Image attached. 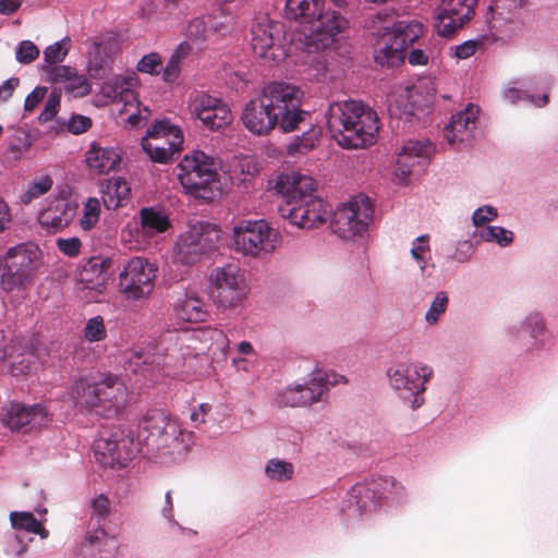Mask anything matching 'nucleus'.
Returning <instances> with one entry per match:
<instances>
[{"label": "nucleus", "instance_id": "1", "mask_svg": "<svg viewBox=\"0 0 558 558\" xmlns=\"http://www.w3.org/2000/svg\"><path fill=\"white\" fill-rule=\"evenodd\" d=\"M195 444V435L160 410L146 413L138 425L137 439L128 427L105 428L94 441L98 461L111 468H122L132 461L143 447L150 461L171 465L185 459Z\"/></svg>", "mask_w": 558, "mask_h": 558}, {"label": "nucleus", "instance_id": "2", "mask_svg": "<svg viewBox=\"0 0 558 558\" xmlns=\"http://www.w3.org/2000/svg\"><path fill=\"white\" fill-rule=\"evenodd\" d=\"M228 347L229 339L221 329L183 331L171 347H147L134 351L128 359L126 368L150 381H158L162 376L182 371L198 355H225Z\"/></svg>", "mask_w": 558, "mask_h": 558}, {"label": "nucleus", "instance_id": "3", "mask_svg": "<svg viewBox=\"0 0 558 558\" xmlns=\"http://www.w3.org/2000/svg\"><path fill=\"white\" fill-rule=\"evenodd\" d=\"M286 15L300 21L293 40L308 53L310 75L320 81L327 72L326 50L336 49L349 28V21L327 7L326 0H287Z\"/></svg>", "mask_w": 558, "mask_h": 558}, {"label": "nucleus", "instance_id": "4", "mask_svg": "<svg viewBox=\"0 0 558 558\" xmlns=\"http://www.w3.org/2000/svg\"><path fill=\"white\" fill-rule=\"evenodd\" d=\"M326 123L335 141L348 149L366 148L377 141L378 116L357 100L335 101L326 112Z\"/></svg>", "mask_w": 558, "mask_h": 558}, {"label": "nucleus", "instance_id": "5", "mask_svg": "<svg viewBox=\"0 0 558 558\" xmlns=\"http://www.w3.org/2000/svg\"><path fill=\"white\" fill-rule=\"evenodd\" d=\"M68 393L74 407L90 409L104 416L117 414L128 397L125 386L116 377H107L94 384L80 379L70 387Z\"/></svg>", "mask_w": 558, "mask_h": 558}, {"label": "nucleus", "instance_id": "6", "mask_svg": "<svg viewBox=\"0 0 558 558\" xmlns=\"http://www.w3.org/2000/svg\"><path fill=\"white\" fill-rule=\"evenodd\" d=\"M178 179L184 192L205 202L220 195L217 165L210 156L201 150L186 154L178 165Z\"/></svg>", "mask_w": 558, "mask_h": 558}, {"label": "nucleus", "instance_id": "7", "mask_svg": "<svg viewBox=\"0 0 558 558\" xmlns=\"http://www.w3.org/2000/svg\"><path fill=\"white\" fill-rule=\"evenodd\" d=\"M221 231L215 223L190 220L177 236L171 251L173 263L192 266L217 248Z\"/></svg>", "mask_w": 558, "mask_h": 558}, {"label": "nucleus", "instance_id": "8", "mask_svg": "<svg viewBox=\"0 0 558 558\" xmlns=\"http://www.w3.org/2000/svg\"><path fill=\"white\" fill-rule=\"evenodd\" d=\"M235 252L251 258L274 254L282 244L279 230L264 219H241L231 230Z\"/></svg>", "mask_w": 558, "mask_h": 558}, {"label": "nucleus", "instance_id": "9", "mask_svg": "<svg viewBox=\"0 0 558 558\" xmlns=\"http://www.w3.org/2000/svg\"><path fill=\"white\" fill-rule=\"evenodd\" d=\"M386 375L389 387L403 404L416 410L425 403L426 385L434 376L432 366L422 362H398L387 369Z\"/></svg>", "mask_w": 558, "mask_h": 558}, {"label": "nucleus", "instance_id": "10", "mask_svg": "<svg viewBox=\"0 0 558 558\" xmlns=\"http://www.w3.org/2000/svg\"><path fill=\"white\" fill-rule=\"evenodd\" d=\"M373 215L374 207L369 197L362 194L353 196L333 210L330 231L343 242H356L367 233Z\"/></svg>", "mask_w": 558, "mask_h": 558}, {"label": "nucleus", "instance_id": "11", "mask_svg": "<svg viewBox=\"0 0 558 558\" xmlns=\"http://www.w3.org/2000/svg\"><path fill=\"white\" fill-rule=\"evenodd\" d=\"M170 215L163 207L145 206L138 210L134 226L126 225L121 231V241L132 251L157 245L171 229Z\"/></svg>", "mask_w": 558, "mask_h": 558}, {"label": "nucleus", "instance_id": "12", "mask_svg": "<svg viewBox=\"0 0 558 558\" xmlns=\"http://www.w3.org/2000/svg\"><path fill=\"white\" fill-rule=\"evenodd\" d=\"M260 96L280 122L281 131L286 133L296 130L307 114L306 111L301 109L304 94L296 85L286 82H271L264 86Z\"/></svg>", "mask_w": 558, "mask_h": 558}, {"label": "nucleus", "instance_id": "13", "mask_svg": "<svg viewBox=\"0 0 558 558\" xmlns=\"http://www.w3.org/2000/svg\"><path fill=\"white\" fill-rule=\"evenodd\" d=\"M210 295L221 312L234 311L243 306L248 288L242 268L234 263L215 267L208 277Z\"/></svg>", "mask_w": 558, "mask_h": 558}, {"label": "nucleus", "instance_id": "14", "mask_svg": "<svg viewBox=\"0 0 558 558\" xmlns=\"http://www.w3.org/2000/svg\"><path fill=\"white\" fill-rule=\"evenodd\" d=\"M251 45L254 54L269 65L283 61L290 52L284 25L267 16L254 23Z\"/></svg>", "mask_w": 558, "mask_h": 558}, {"label": "nucleus", "instance_id": "15", "mask_svg": "<svg viewBox=\"0 0 558 558\" xmlns=\"http://www.w3.org/2000/svg\"><path fill=\"white\" fill-rule=\"evenodd\" d=\"M137 80L133 75L114 76L104 83L101 94L118 105L121 117L126 116L125 122L131 128H141L145 125L150 117L148 107H142L137 95L134 92Z\"/></svg>", "mask_w": 558, "mask_h": 558}, {"label": "nucleus", "instance_id": "16", "mask_svg": "<svg viewBox=\"0 0 558 558\" xmlns=\"http://www.w3.org/2000/svg\"><path fill=\"white\" fill-rule=\"evenodd\" d=\"M395 486L390 476L372 477L352 486L343 501V510L352 518L369 515L377 508L378 501L389 494Z\"/></svg>", "mask_w": 558, "mask_h": 558}, {"label": "nucleus", "instance_id": "17", "mask_svg": "<svg viewBox=\"0 0 558 558\" xmlns=\"http://www.w3.org/2000/svg\"><path fill=\"white\" fill-rule=\"evenodd\" d=\"M157 266L154 263L145 257H133L119 275V290L128 300H146L154 290Z\"/></svg>", "mask_w": 558, "mask_h": 558}, {"label": "nucleus", "instance_id": "18", "mask_svg": "<svg viewBox=\"0 0 558 558\" xmlns=\"http://www.w3.org/2000/svg\"><path fill=\"white\" fill-rule=\"evenodd\" d=\"M436 97V87L432 81H421L412 86L399 88L388 97V110L398 118L411 117L416 111L429 108Z\"/></svg>", "mask_w": 558, "mask_h": 558}, {"label": "nucleus", "instance_id": "19", "mask_svg": "<svg viewBox=\"0 0 558 558\" xmlns=\"http://www.w3.org/2000/svg\"><path fill=\"white\" fill-rule=\"evenodd\" d=\"M77 208V202L71 197V190L68 186L59 189L44 202L38 214V221L47 231L56 232L73 221Z\"/></svg>", "mask_w": 558, "mask_h": 558}, {"label": "nucleus", "instance_id": "20", "mask_svg": "<svg viewBox=\"0 0 558 558\" xmlns=\"http://www.w3.org/2000/svg\"><path fill=\"white\" fill-rule=\"evenodd\" d=\"M189 111L194 119L209 131H219L229 126L233 116L229 106L221 99L206 93H197L190 97Z\"/></svg>", "mask_w": 558, "mask_h": 558}, {"label": "nucleus", "instance_id": "21", "mask_svg": "<svg viewBox=\"0 0 558 558\" xmlns=\"http://www.w3.org/2000/svg\"><path fill=\"white\" fill-rule=\"evenodd\" d=\"M522 7V0H494L488 20L492 40H508L521 31Z\"/></svg>", "mask_w": 558, "mask_h": 558}, {"label": "nucleus", "instance_id": "22", "mask_svg": "<svg viewBox=\"0 0 558 558\" xmlns=\"http://www.w3.org/2000/svg\"><path fill=\"white\" fill-rule=\"evenodd\" d=\"M279 215L299 229H314L324 225L330 216L329 205L318 195L291 205H281Z\"/></svg>", "mask_w": 558, "mask_h": 558}, {"label": "nucleus", "instance_id": "23", "mask_svg": "<svg viewBox=\"0 0 558 558\" xmlns=\"http://www.w3.org/2000/svg\"><path fill=\"white\" fill-rule=\"evenodd\" d=\"M112 260L109 257L93 256L87 259L78 277L81 298L87 302H100L110 280Z\"/></svg>", "mask_w": 558, "mask_h": 558}, {"label": "nucleus", "instance_id": "24", "mask_svg": "<svg viewBox=\"0 0 558 558\" xmlns=\"http://www.w3.org/2000/svg\"><path fill=\"white\" fill-rule=\"evenodd\" d=\"M269 187L283 199L282 205L296 204L316 195V181L299 171L282 172L269 181Z\"/></svg>", "mask_w": 558, "mask_h": 558}, {"label": "nucleus", "instance_id": "25", "mask_svg": "<svg viewBox=\"0 0 558 558\" xmlns=\"http://www.w3.org/2000/svg\"><path fill=\"white\" fill-rule=\"evenodd\" d=\"M47 421L48 410L43 404L25 405L10 402L1 408L0 422L12 432L26 433L46 424Z\"/></svg>", "mask_w": 558, "mask_h": 558}, {"label": "nucleus", "instance_id": "26", "mask_svg": "<svg viewBox=\"0 0 558 558\" xmlns=\"http://www.w3.org/2000/svg\"><path fill=\"white\" fill-rule=\"evenodd\" d=\"M477 0H441L437 9L435 27L441 36H450L473 15Z\"/></svg>", "mask_w": 558, "mask_h": 558}, {"label": "nucleus", "instance_id": "27", "mask_svg": "<svg viewBox=\"0 0 558 558\" xmlns=\"http://www.w3.org/2000/svg\"><path fill=\"white\" fill-rule=\"evenodd\" d=\"M433 151L429 142L409 140L396 153L393 175L400 184H405L422 160L429 157Z\"/></svg>", "mask_w": 558, "mask_h": 558}, {"label": "nucleus", "instance_id": "28", "mask_svg": "<svg viewBox=\"0 0 558 558\" xmlns=\"http://www.w3.org/2000/svg\"><path fill=\"white\" fill-rule=\"evenodd\" d=\"M549 84V77L543 74L523 78L507 86L502 92V97L510 104L527 100L535 107H544L549 100L547 93L544 92L542 96H534L531 92L535 89L546 90Z\"/></svg>", "mask_w": 558, "mask_h": 558}, {"label": "nucleus", "instance_id": "29", "mask_svg": "<svg viewBox=\"0 0 558 558\" xmlns=\"http://www.w3.org/2000/svg\"><path fill=\"white\" fill-rule=\"evenodd\" d=\"M478 116L480 108L473 104L452 114L444 128L445 140L452 146L470 142L474 136Z\"/></svg>", "mask_w": 558, "mask_h": 558}, {"label": "nucleus", "instance_id": "30", "mask_svg": "<svg viewBox=\"0 0 558 558\" xmlns=\"http://www.w3.org/2000/svg\"><path fill=\"white\" fill-rule=\"evenodd\" d=\"M34 356L31 352L22 353L17 344L0 329V373L13 376L31 373L34 369Z\"/></svg>", "mask_w": 558, "mask_h": 558}, {"label": "nucleus", "instance_id": "31", "mask_svg": "<svg viewBox=\"0 0 558 558\" xmlns=\"http://www.w3.org/2000/svg\"><path fill=\"white\" fill-rule=\"evenodd\" d=\"M241 121L244 128L255 135H266L276 126L280 128V122L268 109L266 101H264L260 95L244 106Z\"/></svg>", "mask_w": 558, "mask_h": 558}, {"label": "nucleus", "instance_id": "32", "mask_svg": "<svg viewBox=\"0 0 558 558\" xmlns=\"http://www.w3.org/2000/svg\"><path fill=\"white\" fill-rule=\"evenodd\" d=\"M122 162V150L116 146H102L93 142L85 153V165L94 174H108L118 171Z\"/></svg>", "mask_w": 558, "mask_h": 558}, {"label": "nucleus", "instance_id": "33", "mask_svg": "<svg viewBox=\"0 0 558 558\" xmlns=\"http://www.w3.org/2000/svg\"><path fill=\"white\" fill-rule=\"evenodd\" d=\"M119 541L102 529L87 531L78 547L80 558H117Z\"/></svg>", "mask_w": 558, "mask_h": 558}, {"label": "nucleus", "instance_id": "34", "mask_svg": "<svg viewBox=\"0 0 558 558\" xmlns=\"http://www.w3.org/2000/svg\"><path fill=\"white\" fill-rule=\"evenodd\" d=\"M508 332L518 339H522L524 336H527L531 344L535 348H543L549 338L545 319L538 312H530L526 314L520 326L509 327Z\"/></svg>", "mask_w": 558, "mask_h": 558}, {"label": "nucleus", "instance_id": "35", "mask_svg": "<svg viewBox=\"0 0 558 558\" xmlns=\"http://www.w3.org/2000/svg\"><path fill=\"white\" fill-rule=\"evenodd\" d=\"M49 81L62 83L68 94L73 97H83L90 92L87 78L78 74L75 69L66 65L49 66L47 70Z\"/></svg>", "mask_w": 558, "mask_h": 558}, {"label": "nucleus", "instance_id": "36", "mask_svg": "<svg viewBox=\"0 0 558 558\" xmlns=\"http://www.w3.org/2000/svg\"><path fill=\"white\" fill-rule=\"evenodd\" d=\"M131 198V186L122 177H112L107 180L105 189L101 191V199L105 207L109 210H116L125 206Z\"/></svg>", "mask_w": 558, "mask_h": 558}, {"label": "nucleus", "instance_id": "37", "mask_svg": "<svg viewBox=\"0 0 558 558\" xmlns=\"http://www.w3.org/2000/svg\"><path fill=\"white\" fill-rule=\"evenodd\" d=\"M385 32L390 35V39H393L396 45L402 49L405 53L407 49L417 40L424 33V26L422 23L416 21H400L390 26L387 24L384 26Z\"/></svg>", "mask_w": 558, "mask_h": 558}, {"label": "nucleus", "instance_id": "38", "mask_svg": "<svg viewBox=\"0 0 558 558\" xmlns=\"http://www.w3.org/2000/svg\"><path fill=\"white\" fill-rule=\"evenodd\" d=\"M430 251V236L428 234L418 235L411 242V258L415 262L421 276L424 278L429 277L435 268Z\"/></svg>", "mask_w": 558, "mask_h": 558}, {"label": "nucleus", "instance_id": "39", "mask_svg": "<svg viewBox=\"0 0 558 558\" xmlns=\"http://www.w3.org/2000/svg\"><path fill=\"white\" fill-rule=\"evenodd\" d=\"M390 38L386 32L383 34L376 45L374 60L383 66L395 68L404 61L405 53Z\"/></svg>", "mask_w": 558, "mask_h": 558}, {"label": "nucleus", "instance_id": "40", "mask_svg": "<svg viewBox=\"0 0 558 558\" xmlns=\"http://www.w3.org/2000/svg\"><path fill=\"white\" fill-rule=\"evenodd\" d=\"M174 311L180 319L191 323L203 322L207 316L205 303L195 293H186L180 299Z\"/></svg>", "mask_w": 558, "mask_h": 558}, {"label": "nucleus", "instance_id": "41", "mask_svg": "<svg viewBox=\"0 0 558 558\" xmlns=\"http://www.w3.org/2000/svg\"><path fill=\"white\" fill-rule=\"evenodd\" d=\"M295 466L291 461L274 457L264 465V476L270 483L283 484L293 480Z\"/></svg>", "mask_w": 558, "mask_h": 558}, {"label": "nucleus", "instance_id": "42", "mask_svg": "<svg viewBox=\"0 0 558 558\" xmlns=\"http://www.w3.org/2000/svg\"><path fill=\"white\" fill-rule=\"evenodd\" d=\"M145 137L154 138L157 142H169L172 147H182V130L172 124L168 119L156 121L146 132Z\"/></svg>", "mask_w": 558, "mask_h": 558}, {"label": "nucleus", "instance_id": "43", "mask_svg": "<svg viewBox=\"0 0 558 558\" xmlns=\"http://www.w3.org/2000/svg\"><path fill=\"white\" fill-rule=\"evenodd\" d=\"M35 256L36 252L27 250L22 245L11 247L7 252L4 266L31 277V274L35 268Z\"/></svg>", "mask_w": 558, "mask_h": 558}, {"label": "nucleus", "instance_id": "44", "mask_svg": "<svg viewBox=\"0 0 558 558\" xmlns=\"http://www.w3.org/2000/svg\"><path fill=\"white\" fill-rule=\"evenodd\" d=\"M53 179L50 174L44 173L34 177L26 184L25 190L20 195V202L23 205H29L51 191Z\"/></svg>", "mask_w": 558, "mask_h": 558}, {"label": "nucleus", "instance_id": "45", "mask_svg": "<svg viewBox=\"0 0 558 558\" xmlns=\"http://www.w3.org/2000/svg\"><path fill=\"white\" fill-rule=\"evenodd\" d=\"M142 148L146 155L155 162L167 163L172 159V156L180 151L182 147H172L169 142H157L150 137L142 138Z\"/></svg>", "mask_w": 558, "mask_h": 558}, {"label": "nucleus", "instance_id": "46", "mask_svg": "<svg viewBox=\"0 0 558 558\" xmlns=\"http://www.w3.org/2000/svg\"><path fill=\"white\" fill-rule=\"evenodd\" d=\"M11 526L15 531H25L37 534L40 538L46 539L49 536L41 522H39L33 513L27 511H13L10 513Z\"/></svg>", "mask_w": 558, "mask_h": 558}, {"label": "nucleus", "instance_id": "47", "mask_svg": "<svg viewBox=\"0 0 558 558\" xmlns=\"http://www.w3.org/2000/svg\"><path fill=\"white\" fill-rule=\"evenodd\" d=\"M476 235L484 242L494 243L499 247H508L514 241V233L501 226H487L476 231Z\"/></svg>", "mask_w": 558, "mask_h": 558}, {"label": "nucleus", "instance_id": "48", "mask_svg": "<svg viewBox=\"0 0 558 558\" xmlns=\"http://www.w3.org/2000/svg\"><path fill=\"white\" fill-rule=\"evenodd\" d=\"M319 137L320 132L316 129H311L301 136H295L287 146L288 155L299 156L306 154L318 144Z\"/></svg>", "mask_w": 558, "mask_h": 558}, {"label": "nucleus", "instance_id": "49", "mask_svg": "<svg viewBox=\"0 0 558 558\" xmlns=\"http://www.w3.org/2000/svg\"><path fill=\"white\" fill-rule=\"evenodd\" d=\"M101 214L100 201L96 197H88L83 203L81 216L78 218V227L83 231L93 230L99 222Z\"/></svg>", "mask_w": 558, "mask_h": 558}, {"label": "nucleus", "instance_id": "50", "mask_svg": "<svg viewBox=\"0 0 558 558\" xmlns=\"http://www.w3.org/2000/svg\"><path fill=\"white\" fill-rule=\"evenodd\" d=\"M82 337L88 343L105 341L108 337L105 318L101 315L88 318L82 329Z\"/></svg>", "mask_w": 558, "mask_h": 558}, {"label": "nucleus", "instance_id": "51", "mask_svg": "<svg viewBox=\"0 0 558 558\" xmlns=\"http://www.w3.org/2000/svg\"><path fill=\"white\" fill-rule=\"evenodd\" d=\"M449 306V296L447 292L445 291H438L427 311L424 315V320L427 326L432 327L438 324V322L441 319V317L446 314Z\"/></svg>", "mask_w": 558, "mask_h": 558}, {"label": "nucleus", "instance_id": "52", "mask_svg": "<svg viewBox=\"0 0 558 558\" xmlns=\"http://www.w3.org/2000/svg\"><path fill=\"white\" fill-rule=\"evenodd\" d=\"M302 391L307 405L324 401L328 393L315 371L310 374L305 384H302Z\"/></svg>", "mask_w": 558, "mask_h": 558}, {"label": "nucleus", "instance_id": "53", "mask_svg": "<svg viewBox=\"0 0 558 558\" xmlns=\"http://www.w3.org/2000/svg\"><path fill=\"white\" fill-rule=\"evenodd\" d=\"M275 401L279 407H307L302 391V384H293L280 390Z\"/></svg>", "mask_w": 558, "mask_h": 558}, {"label": "nucleus", "instance_id": "54", "mask_svg": "<svg viewBox=\"0 0 558 558\" xmlns=\"http://www.w3.org/2000/svg\"><path fill=\"white\" fill-rule=\"evenodd\" d=\"M29 279L31 277L27 275H23L4 266L0 284L4 291L11 292L15 289H25L29 284Z\"/></svg>", "mask_w": 558, "mask_h": 558}, {"label": "nucleus", "instance_id": "55", "mask_svg": "<svg viewBox=\"0 0 558 558\" xmlns=\"http://www.w3.org/2000/svg\"><path fill=\"white\" fill-rule=\"evenodd\" d=\"M206 17L210 33L222 36L231 32L233 26V17L231 14L218 10L215 14Z\"/></svg>", "mask_w": 558, "mask_h": 558}, {"label": "nucleus", "instance_id": "56", "mask_svg": "<svg viewBox=\"0 0 558 558\" xmlns=\"http://www.w3.org/2000/svg\"><path fill=\"white\" fill-rule=\"evenodd\" d=\"M69 44L70 39L63 38L62 40L48 46L44 50V61L51 66L62 62L68 54Z\"/></svg>", "mask_w": 558, "mask_h": 558}, {"label": "nucleus", "instance_id": "57", "mask_svg": "<svg viewBox=\"0 0 558 558\" xmlns=\"http://www.w3.org/2000/svg\"><path fill=\"white\" fill-rule=\"evenodd\" d=\"M498 217V209L492 205H483L476 208L472 215V223L478 230L489 226Z\"/></svg>", "mask_w": 558, "mask_h": 558}, {"label": "nucleus", "instance_id": "58", "mask_svg": "<svg viewBox=\"0 0 558 558\" xmlns=\"http://www.w3.org/2000/svg\"><path fill=\"white\" fill-rule=\"evenodd\" d=\"M210 34L207 17H196L185 27V36L192 40H203Z\"/></svg>", "mask_w": 558, "mask_h": 558}, {"label": "nucleus", "instance_id": "59", "mask_svg": "<svg viewBox=\"0 0 558 558\" xmlns=\"http://www.w3.org/2000/svg\"><path fill=\"white\" fill-rule=\"evenodd\" d=\"M39 48L31 40L21 41L15 49V58L22 64H28L39 57Z\"/></svg>", "mask_w": 558, "mask_h": 558}, {"label": "nucleus", "instance_id": "60", "mask_svg": "<svg viewBox=\"0 0 558 558\" xmlns=\"http://www.w3.org/2000/svg\"><path fill=\"white\" fill-rule=\"evenodd\" d=\"M60 100L61 93L56 89L52 90L48 96L45 107L38 117L39 122H48L57 116L60 109Z\"/></svg>", "mask_w": 558, "mask_h": 558}, {"label": "nucleus", "instance_id": "61", "mask_svg": "<svg viewBox=\"0 0 558 558\" xmlns=\"http://www.w3.org/2000/svg\"><path fill=\"white\" fill-rule=\"evenodd\" d=\"M136 69L142 73L158 74L162 69V59L156 52L145 54L137 62Z\"/></svg>", "mask_w": 558, "mask_h": 558}, {"label": "nucleus", "instance_id": "62", "mask_svg": "<svg viewBox=\"0 0 558 558\" xmlns=\"http://www.w3.org/2000/svg\"><path fill=\"white\" fill-rule=\"evenodd\" d=\"M235 171L243 174L244 178L242 180L246 181L248 178L255 177L258 173L259 168L253 156H242L236 160Z\"/></svg>", "mask_w": 558, "mask_h": 558}, {"label": "nucleus", "instance_id": "63", "mask_svg": "<svg viewBox=\"0 0 558 558\" xmlns=\"http://www.w3.org/2000/svg\"><path fill=\"white\" fill-rule=\"evenodd\" d=\"M56 244L58 250L69 257H76L82 248V241L77 236L60 238L56 241Z\"/></svg>", "mask_w": 558, "mask_h": 558}, {"label": "nucleus", "instance_id": "64", "mask_svg": "<svg viewBox=\"0 0 558 558\" xmlns=\"http://www.w3.org/2000/svg\"><path fill=\"white\" fill-rule=\"evenodd\" d=\"M315 372L318 377L322 378V383L325 386L327 392L331 387L348 384V378L345 376L333 371L315 369Z\"/></svg>", "mask_w": 558, "mask_h": 558}]
</instances>
